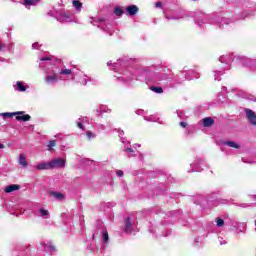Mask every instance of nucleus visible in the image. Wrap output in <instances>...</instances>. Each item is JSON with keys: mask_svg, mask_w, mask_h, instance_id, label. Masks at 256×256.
I'll return each instance as SVG.
<instances>
[{"mask_svg": "<svg viewBox=\"0 0 256 256\" xmlns=\"http://www.w3.org/2000/svg\"><path fill=\"white\" fill-rule=\"evenodd\" d=\"M107 65L109 69L115 71L114 77L127 87H133L139 77H145L147 85H165L166 87H173V84L181 85L187 80L185 70L175 74L167 67L153 71L151 67L131 66V59L127 56L119 58L115 63L109 61Z\"/></svg>", "mask_w": 256, "mask_h": 256, "instance_id": "1", "label": "nucleus"}, {"mask_svg": "<svg viewBox=\"0 0 256 256\" xmlns=\"http://www.w3.org/2000/svg\"><path fill=\"white\" fill-rule=\"evenodd\" d=\"M39 68L45 73L44 83L47 87H55L59 81H70V79H75L73 70L65 66H57L53 60V56L41 57Z\"/></svg>", "mask_w": 256, "mask_h": 256, "instance_id": "2", "label": "nucleus"}, {"mask_svg": "<svg viewBox=\"0 0 256 256\" xmlns=\"http://www.w3.org/2000/svg\"><path fill=\"white\" fill-rule=\"evenodd\" d=\"M194 21L195 24L198 25V27H200V29H203L206 23L217 25L219 29H223L224 25H229V23H233L235 20L221 16L211 17L207 14L200 13L195 16Z\"/></svg>", "mask_w": 256, "mask_h": 256, "instance_id": "3", "label": "nucleus"}, {"mask_svg": "<svg viewBox=\"0 0 256 256\" xmlns=\"http://www.w3.org/2000/svg\"><path fill=\"white\" fill-rule=\"evenodd\" d=\"M235 57L233 53L220 56V64L215 65L211 71V76L214 78V81H221V77L225 75V70L229 69V65H231L233 61L235 62Z\"/></svg>", "mask_w": 256, "mask_h": 256, "instance_id": "4", "label": "nucleus"}, {"mask_svg": "<svg viewBox=\"0 0 256 256\" xmlns=\"http://www.w3.org/2000/svg\"><path fill=\"white\" fill-rule=\"evenodd\" d=\"M90 23L98 29H102L105 33H109V35H113V24L109 22V20L105 17L92 18Z\"/></svg>", "mask_w": 256, "mask_h": 256, "instance_id": "5", "label": "nucleus"}, {"mask_svg": "<svg viewBox=\"0 0 256 256\" xmlns=\"http://www.w3.org/2000/svg\"><path fill=\"white\" fill-rule=\"evenodd\" d=\"M48 15H50V17H55L60 23H69L73 21V14L69 11L51 10L48 12Z\"/></svg>", "mask_w": 256, "mask_h": 256, "instance_id": "6", "label": "nucleus"}, {"mask_svg": "<svg viewBox=\"0 0 256 256\" xmlns=\"http://www.w3.org/2000/svg\"><path fill=\"white\" fill-rule=\"evenodd\" d=\"M96 237H102L103 249L109 245V232H107L103 223H101L98 229L93 233L92 238L95 239Z\"/></svg>", "mask_w": 256, "mask_h": 256, "instance_id": "7", "label": "nucleus"}, {"mask_svg": "<svg viewBox=\"0 0 256 256\" xmlns=\"http://www.w3.org/2000/svg\"><path fill=\"white\" fill-rule=\"evenodd\" d=\"M139 229L137 228V218L135 216H128L124 219V232L131 235L132 233H137Z\"/></svg>", "mask_w": 256, "mask_h": 256, "instance_id": "8", "label": "nucleus"}, {"mask_svg": "<svg viewBox=\"0 0 256 256\" xmlns=\"http://www.w3.org/2000/svg\"><path fill=\"white\" fill-rule=\"evenodd\" d=\"M191 170H188V173H201L207 168V162L203 158L197 157L192 164H190Z\"/></svg>", "mask_w": 256, "mask_h": 256, "instance_id": "9", "label": "nucleus"}, {"mask_svg": "<svg viewBox=\"0 0 256 256\" xmlns=\"http://www.w3.org/2000/svg\"><path fill=\"white\" fill-rule=\"evenodd\" d=\"M253 61H255V59L243 55L235 56V63H238V65H242V67H248L249 69H251V67L253 66Z\"/></svg>", "mask_w": 256, "mask_h": 256, "instance_id": "10", "label": "nucleus"}, {"mask_svg": "<svg viewBox=\"0 0 256 256\" xmlns=\"http://www.w3.org/2000/svg\"><path fill=\"white\" fill-rule=\"evenodd\" d=\"M13 89L14 91H18V93H25V91L29 89V84H27V82L24 81H16L13 84Z\"/></svg>", "mask_w": 256, "mask_h": 256, "instance_id": "11", "label": "nucleus"}, {"mask_svg": "<svg viewBox=\"0 0 256 256\" xmlns=\"http://www.w3.org/2000/svg\"><path fill=\"white\" fill-rule=\"evenodd\" d=\"M65 159L63 158H54L50 161L51 169H63L65 167Z\"/></svg>", "mask_w": 256, "mask_h": 256, "instance_id": "12", "label": "nucleus"}, {"mask_svg": "<svg viewBox=\"0 0 256 256\" xmlns=\"http://www.w3.org/2000/svg\"><path fill=\"white\" fill-rule=\"evenodd\" d=\"M121 143L124 145V151L127 153L128 157H135V150L131 148L130 142L125 138H121Z\"/></svg>", "mask_w": 256, "mask_h": 256, "instance_id": "13", "label": "nucleus"}, {"mask_svg": "<svg viewBox=\"0 0 256 256\" xmlns=\"http://www.w3.org/2000/svg\"><path fill=\"white\" fill-rule=\"evenodd\" d=\"M199 77H201V75L197 70H185V79H187L188 81H191L193 79H199Z\"/></svg>", "mask_w": 256, "mask_h": 256, "instance_id": "14", "label": "nucleus"}, {"mask_svg": "<svg viewBox=\"0 0 256 256\" xmlns=\"http://www.w3.org/2000/svg\"><path fill=\"white\" fill-rule=\"evenodd\" d=\"M246 113V119H248L250 125H256V114L253 110L246 108L245 109Z\"/></svg>", "mask_w": 256, "mask_h": 256, "instance_id": "15", "label": "nucleus"}, {"mask_svg": "<svg viewBox=\"0 0 256 256\" xmlns=\"http://www.w3.org/2000/svg\"><path fill=\"white\" fill-rule=\"evenodd\" d=\"M34 215H36V217H42L43 219H49V217H51V215L49 214V210L44 208L36 210L34 212Z\"/></svg>", "mask_w": 256, "mask_h": 256, "instance_id": "16", "label": "nucleus"}, {"mask_svg": "<svg viewBox=\"0 0 256 256\" xmlns=\"http://www.w3.org/2000/svg\"><path fill=\"white\" fill-rule=\"evenodd\" d=\"M126 13L130 16L133 17V15H137L139 13V7L137 5H129L126 7Z\"/></svg>", "mask_w": 256, "mask_h": 256, "instance_id": "17", "label": "nucleus"}, {"mask_svg": "<svg viewBox=\"0 0 256 256\" xmlns=\"http://www.w3.org/2000/svg\"><path fill=\"white\" fill-rule=\"evenodd\" d=\"M35 169L38 171H49L51 170V162H41L37 166H35Z\"/></svg>", "mask_w": 256, "mask_h": 256, "instance_id": "18", "label": "nucleus"}, {"mask_svg": "<svg viewBox=\"0 0 256 256\" xmlns=\"http://www.w3.org/2000/svg\"><path fill=\"white\" fill-rule=\"evenodd\" d=\"M42 247L46 253H53L55 251V246L51 242H43Z\"/></svg>", "mask_w": 256, "mask_h": 256, "instance_id": "19", "label": "nucleus"}, {"mask_svg": "<svg viewBox=\"0 0 256 256\" xmlns=\"http://www.w3.org/2000/svg\"><path fill=\"white\" fill-rule=\"evenodd\" d=\"M50 197H53L55 201H63V199H65V194L57 191H50Z\"/></svg>", "mask_w": 256, "mask_h": 256, "instance_id": "20", "label": "nucleus"}, {"mask_svg": "<svg viewBox=\"0 0 256 256\" xmlns=\"http://www.w3.org/2000/svg\"><path fill=\"white\" fill-rule=\"evenodd\" d=\"M15 48V43H8V44H1L0 43V51L1 52H5V51H8V52H11L13 51V49Z\"/></svg>", "mask_w": 256, "mask_h": 256, "instance_id": "21", "label": "nucleus"}, {"mask_svg": "<svg viewBox=\"0 0 256 256\" xmlns=\"http://www.w3.org/2000/svg\"><path fill=\"white\" fill-rule=\"evenodd\" d=\"M202 125L203 127H213V125H215V119L212 117H205L202 119Z\"/></svg>", "mask_w": 256, "mask_h": 256, "instance_id": "22", "label": "nucleus"}, {"mask_svg": "<svg viewBox=\"0 0 256 256\" xmlns=\"http://www.w3.org/2000/svg\"><path fill=\"white\" fill-rule=\"evenodd\" d=\"M25 112L18 111V112H4L0 113V117H3L4 119H7V117H15L17 115H23Z\"/></svg>", "mask_w": 256, "mask_h": 256, "instance_id": "23", "label": "nucleus"}, {"mask_svg": "<svg viewBox=\"0 0 256 256\" xmlns=\"http://www.w3.org/2000/svg\"><path fill=\"white\" fill-rule=\"evenodd\" d=\"M19 189H21V186L17 184H10L5 187L4 191L5 193H13V191H19Z\"/></svg>", "mask_w": 256, "mask_h": 256, "instance_id": "24", "label": "nucleus"}, {"mask_svg": "<svg viewBox=\"0 0 256 256\" xmlns=\"http://www.w3.org/2000/svg\"><path fill=\"white\" fill-rule=\"evenodd\" d=\"M18 163L21 167H27L29 164L27 163V156L25 154H20L18 158Z\"/></svg>", "mask_w": 256, "mask_h": 256, "instance_id": "25", "label": "nucleus"}, {"mask_svg": "<svg viewBox=\"0 0 256 256\" xmlns=\"http://www.w3.org/2000/svg\"><path fill=\"white\" fill-rule=\"evenodd\" d=\"M222 145H227L228 147H232L233 149H241V145L237 144L234 141H224Z\"/></svg>", "mask_w": 256, "mask_h": 256, "instance_id": "26", "label": "nucleus"}, {"mask_svg": "<svg viewBox=\"0 0 256 256\" xmlns=\"http://www.w3.org/2000/svg\"><path fill=\"white\" fill-rule=\"evenodd\" d=\"M179 215H181V211L180 210H176V211H171L169 212L168 214H166V217L165 218V223H167V219H169L170 217L173 218V217H179Z\"/></svg>", "mask_w": 256, "mask_h": 256, "instance_id": "27", "label": "nucleus"}, {"mask_svg": "<svg viewBox=\"0 0 256 256\" xmlns=\"http://www.w3.org/2000/svg\"><path fill=\"white\" fill-rule=\"evenodd\" d=\"M214 221H215L216 227H218V229L225 227V220H223V218L217 217V218H215Z\"/></svg>", "mask_w": 256, "mask_h": 256, "instance_id": "28", "label": "nucleus"}, {"mask_svg": "<svg viewBox=\"0 0 256 256\" xmlns=\"http://www.w3.org/2000/svg\"><path fill=\"white\" fill-rule=\"evenodd\" d=\"M150 91H153V93H157L158 95H161L163 93V87L161 86H150Z\"/></svg>", "mask_w": 256, "mask_h": 256, "instance_id": "29", "label": "nucleus"}, {"mask_svg": "<svg viewBox=\"0 0 256 256\" xmlns=\"http://www.w3.org/2000/svg\"><path fill=\"white\" fill-rule=\"evenodd\" d=\"M39 3V0H24V5L28 9L31 6H35Z\"/></svg>", "mask_w": 256, "mask_h": 256, "instance_id": "30", "label": "nucleus"}, {"mask_svg": "<svg viewBox=\"0 0 256 256\" xmlns=\"http://www.w3.org/2000/svg\"><path fill=\"white\" fill-rule=\"evenodd\" d=\"M124 13L125 11L121 7L117 6L114 8V15H116V17H123Z\"/></svg>", "mask_w": 256, "mask_h": 256, "instance_id": "31", "label": "nucleus"}, {"mask_svg": "<svg viewBox=\"0 0 256 256\" xmlns=\"http://www.w3.org/2000/svg\"><path fill=\"white\" fill-rule=\"evenodd\" d=\"M16 121H24V122H27V121H31V116L29 114H25V115H22V116H16Z\"/></svg>", "mask_w": 256, "mask_h": 256, "instance_id": "32", "label": "nucleus"}, {"mask_svg": "<svg viewBox=\"0 0 256 256\" xmlns=\"http://www.w3.org/2000/svg\"><path fill=\"white\" fill-rule=\"evenodd\" d=\"M253 15H254L253 12L244 11V12H242V14L240 15V17L237 18V19H246V17H253Z\"/></svg>", "mask_w": 256, "mask_h": 256, "instance_id": "33", "label": "nucleus"}, {"mask_svg": "<svg viewBox=\"0 0 256 256\" xmlns=\"http://www.w3.org/2000/svg\"><path fill=\"white\" fill-rule=\"evenodd\" d=\"M73 7H75L76 11H81V7H83V3H81L77 0H74Z\"/></svg>", "mask_w": 256, "mask_h": 256, "instance_id": "34", "label": "nucleus"}, {"mask_svg": "<svg viewBox=\"0 0 256 256\" xmlns=\"http://www.w3.org/2000/svg\"><path fill=\"white\" fill-rule=\"evenodd\" d=\"M86 136L88 141H92V139H96L97 138V134L91 132V131H87L86 132Z\"/></svg>", "mask_w": 256, "mask_h": 256, "instance_id": "35", "label": "nucleus"}, {"mask_svg": "<svg viewBox=\"0 0 256 256\" xmlns=\"http://www.w3.org/2000/svg\"><path fill=\"white\" fill-rule=\"evenodd\" d=\"M89 81V78L87 75H83V77L80 78L79 83L80 85H87V82Z\"/></svg>", "mask_w": 256, "mask_h": 256, "instance_id": "36", "label": "nucleus"}, {"mask_svg": "<svg viewBox=\"0 0 256 256\" xmlns=\"http://www.w3.org/2000/svg\"><path fill=\"white\" fill-rule=\"evenodd\" d=\"M55 145H57V142L55 140H50L47 145L48 151H51L53 149V147H55Z\"/></svg>", "mask_w": 256, "mask_h": 256, "instance_id": "37", "label": "nucleus"}, {"mask_svg": "<svg viewBox=\"0 0 256 256\" xmlns=\"http://www.w3.org/2000/svg\"><path fill=\"white\" fill-rule=\"evenodd\" d=\"M29 255H31V252L29 251V249H26L19 252L16 256H29Z\"/></svg>", "mask_w": 256, "mask_h": 256, "instance_id": "38", "label": "nucleus"}, {"mask_svg": "<svg viewBox=\"0 0 256 256\" xmlns=\"http://www.w3.org/2000/svg\"><path fill=\"white\" fill-rule=\"evenodd\" d=\"M100 111H102V113H111V109L105 105H100Z\"/></svg>", "mask_w": 256, "mask_h": 256, "instance_id": "39", "label": "nucleus"}, {"mask_svg": "<svg viewBox=\"0 0 256 256\" xmlns=\"http://www.w3.org/2000/svg\"><path fill=\"white\" fill-rule=\"evenodd\" d=\"M176 115L179 119H185V112L183 110H177Z\"/></svg>", "mask_w": 256, "mask_h": 256, "instance_id": "40", "label": "nucleus"}, {"mask_svg": "<svg viewBox=\"0 0 256 256\" xmlns=\"http://www.w3.org/2000/svg\"><path fill=\"white\" fill-rule=\"evenodd\" d=\"M166 19L168 20V21H177V20H179V19H183V17H181V16H166Z\"/></svg>", "mask_w": 256, "mask_h": 256, "instance_id": "41", "label": "nucleus"}, {"mask_svg": "<svg viewBox=\"0 0 256 256\" xmlns=\"http://www.w3.org/2000/svg\"><path fill=\"white\" fill-rule=\"evenodd\" d=\"M76 125L79 129H81L82 131H85V126H83V123L79 118L76 121Z\"/></svg>", "mask_w": 256, "mask_h": 256, "instance_id": "42", "label": "nucleus"}, {"mask_svg": "<svg viewBox=\"0 0 256 256\" xmlns=\"http://www.w3.org/2000/svg\"><path fill=\"white\" fill-rule=\"evenodd\" d=\"M136 115H140L141 117H145V115H147V112H145V110H143V109H138V110H136Z\"/></svg>", "mask_w": 256, "mask_h": 256, "instance_id": "43", "label": "nucleus"}, {"mask_svg": "<svg viewBox=\"0 0 256 256\" xmlns=\"http://www.w3.org/2000/svg\"><path fill=\"white\" fill-rule=\"evenodd\" d=\"M218 243H219V245H227V240H225V238L219 236Z\"/></svg>", "mask_w": 256, "mask_h": 256, "instance_id": "44", "label": "nucleus"}, {"mask_svg": "<svg viewBox=\"0 0 256 256\" xmlns=\"http://www.w3.org/2000/svg\"><path fill=\"white\" fill-rule=\"evenodd\" d=\"M245 231H247V226H245V224H242V227L238 228L237 233H245Z\"/></svg>", "mask_w": 256, "mask_h": 256, "instance_id": "45", "label": "nucleus"}, {"mask_svg": "<svg viewBox=\"0 0 256 256\" xmlns=\"http://www.w3.org/2000/svg\"><path fill=\"white\" fill-rule=\"evenodd\" d=\"M145 121H151L155 122L157 119H155V116H144Z\"/></svg>", "mask_w": 256, "mask_h": 256, "instance_id": "46", "label": "nucleus"}, {"mask_svg": "<svg viewBox=\"0 0 256 256\" xmlns=\"http://www.w3.org/2000/svg\"><path fill=\"white\" fill-rule=\"evenodd\" d=\"M96 129H98V131H103L105 129V125L103 124H96Z\"/></svg>", "mask_w": 256, "mask_h": 256, "instance_id": "47", "label": "nucleus"}, {"mask_svg": "<svg viewBox=\"0 0 256 256\" xmlns=\"http://www.w3.org/2000/svg\"><path fill=\"white\" fill-rule=\"evenodd\" d=\"M251 205L250 204H247V203H241V204H238V207H241L242 209H247V207H250Z\"/></svg>", "mask_w": 256, "mask_h": 256, "instance_id": "48", "label": "nucleus"}, {"mask_svg": "<svg viewBox=\"0 0 256 256\" xmlns=\"http://www.w3.org/2000/svg\"><path fill=\"white\" fill-rule=\"evenodd\" d=\"M203 201H205V197L201 196V197H200V201H199V202H198V201H195L194 203H195L196 205H203Z\"/></svg>", "mask_w": 256, "mask_h": 256, "instance_id": "49", "label": "nucleus"}, {"mask_svg": "<svg viewBox=\"0 0 256 256\" xmlns=\"http://www.w3.org/2000/svg\"><path fill=\"white\" fill-rule=\"evenodd\" d=\"M254 73H256V59L252 62V67L250 68Z\"/></svg>", "mask_w": 256, "mask_h": 256, "instance_id": "50", "label": "nucleus"}, {"mask_svg": "<svg viewBox=\"0 0 256 256\" xmlns=\"http://www.w3.org/2000/svg\"><path fill=\"white\" fill-rule=\"evenodd\" d=\"M116 131H117V133H119V137H120V141H121V139H123V135H125V132L123 130H120V129H118Z\"/></svg>", "mask_w": 256, "mask_h": 256, "instance_id": "51", "label": "nucleus"}, {"mask_svg": "<svg viewBox=\"0 0 256 256\" xmlns=\"http://www.w3.org/2000/svg\"><path fill=\"white\" fill-rule=\"evenodd\" d=\"M39 47H41V45L38 42L32 44V49H39Z\"/></svg>", "mask_w": 256, "mask_h": 256, "instance_id": "52", "label": "nucleus"}, {"mask_svg": "<svg viewBox=\"0 0 256 256\" xmlns=\"http://www.w3.org/2000/svg\"><path fill=\"white\" fill-rule=\"evenodd\" d=\"M79 120L82 122V123H88L89 122V119L87 117H80Z\"/></svg>", "mask_w": 256, "mask_h": 256, "instance_id": "53", "label": "nucleus"}, {"mask_svg": "<svg viewBox=\"0 0 256 256\" xmlns=\"http://www.w3.org/2000/svg\"><path fill=\"white\" fill-rule=\"evenodd\" d=\"M191 133H193V128L188 127V128L186 129V135H191Z\"/></svg>", "mask_w": 256, "mask_h": 256, "instance_id": "54", "label": "nucleus"}, {"mask_svg": "<svg viewBox=\"0 0 256 256\" xmlns=\"http://www.w3.org/2000/svg\"><path fill=\"white\" fill-rule=\"evenodd\" d=\"M116 175H117V177H123V171L122 170H117Z\"/></svg>", "mask_w": 256, "mask_h": 256, "instance_id": "55", "label": "nucleus"}, {"mask_svg": "<svg viewBox=\"0 0 256 256\" xmlns=\"http://www.w3.org/2000/svg\"><path fill=\"white\" fill-rule=\"evenodd\" d=\"M180 127L187 129V122H180Z\"/></svg>", "mask_w": 256, "mask_h": 256, "instance_id": "56", "label": "nucleus"}, {"mask_svg": "<svg viewBox=\"0 0 256 256\" xmlns=\"http://www.w3.org/2000/svg\"><path fill=\"white\" fill-rule=\"evenodd\" d=\"M221 97H222L223 99H225V96H223L222 94H219V95H218L219 101H221V103H225V100H222Z\"/></svg>", "mask_w": 256, "mask_h": 256, "instance_id": "57", "label": "nucleus"}, {"mask_svg": "<svg viewBox=\"0 0 256 256\" xmlns=\"http://www.w3.org/2000/svg\"><path fill=\"white\" fill-rule=\"evenodd\" d=\"M101 113H103V112L101 111V107L97 108V109H96V115H101Z\"/></svg>", "mask_w": 256, "mask_h": 256, "instance_id": "58", "label": "nucleus"}, {"mask_svg": "<svg viewBox=\"0 0 256 256\" xmlns=\"http://www.w3.org/2000/svg\"><path fill=\"white\" fill-rule=\"evenodd\" d=\"M156 7L159 8V7H163V3L162 2H156Z\"/></svg>", "mask_w": 256, "mask_h": 256, "instance_id": "59", "label": "nucleus"}, {"mask_svg": "<svg viewBox=\"0 0 256 256\" xmlns=\"http://www.w3.org/2000/svg\"><path fill=\"white\" fill-rule=\"evenodd\" d=\"M194 245H195V247H199V239L198 238L195 239V244Z\"/></svg>", "mask_w": 256, "mask_h": 256, "instance_id": "60", "label": "nucleus"}, {"mask_svg": "<svg viewBox=\"0 0 256 256\" xmlns=\"http://www.w3.org/2000/svg\"><path fill=\"white\" fill-rule=\"evenodd\" d=\"M225 91H227V87L223 86L222 87V92L225 93Z\"/></svg>", "mask_w": 256, "mask_h": 256, "instance_id": "61", "label": "nucleus"}, {"mask_svg": "<svg viewBox=\"0 0 256 256\" xmlns=\"http://www.w3.org/2000/svg\"><path fill=\"white\" fill-rule=\"evenodd\" d=\"M248 99H250V101H255V97H254V96H251V97L248 98Z\"/></svg>", "mask_w": 256, "mask_h": 256, "instance_id": "62", "label": "nucleus"}, {"mask_svg": "<svg viewBox=\"0 0 256 256\" xmlns=\"http://www.w3.org/2000/svg\"><path fill=\"white\" fill-rule=\"evenodd\" d=\"M0 149H5V145L0 143Z\"/></svg>", "mask_w": 256, "mask_h": 256, "instance_id": "63", "label": "nucleus"}, {"mask_svg": "<svg viewBox=\"0 0 256 256\" xmlns=\"http://www.w3.org/2000/svg\"><path fill=\"white\" fill-rule=\"evenodd\" d=\"M0 61H5V58H0Z\"/></svg>", "mask_w": 256, "mask_h": 256, "instance_id": "64", "label": "nucleus"}]
</instances>
